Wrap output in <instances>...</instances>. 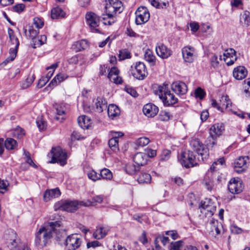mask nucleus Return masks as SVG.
Instances as JSON below:
<instances>
[{
	"instance_id": "nucleus-1",
	"label": "nucleus",
	"mask_w": 250,
	"mask_h": 250,
	"mask_svg": "<svg viewBox=\"0 0 250 250\" xmlns=\"http://www.w3.org/2000/svg\"><path fill=\"white\" fill-rule=\"evenodd\" d=\"M61 225V221L50 222L48 223V226L41 228L37 232L35 242L36 244L42 246L46 245L51 238L53 237L52 229H54V226Z\"/></svg>"
},
{
	"instance_id": "nucleus-2",
	"label": "nucleus",
	"mask_w": 250,
	"mask_h": 250,
	"mask_svg": "<svg viewBox=\"0 0 250 250\" xmlns=\"http://www.w3.org/2000/svg\"><path fill=\"white\" fill-rule=\"evenodd\" d=\"M157 93L165 106L172 105L178 102V99L169 90L167 89L165 86H159Z\"/></svg>"
},
{
	"instance_id": "nucleus-3",
	"label": "nucleus",
	"mask_w": 250,
	"mask_h": 250,
	"mask_svg": "<svg viewBox=\"0 0 250 250\" xmlns=\"http://www.w3.org/2000/svg\"><path fill=\"white\" fill-rule=\"evenodd\" d=\"M48 156L52 158L50 163H57L62 166L66 164L67 154L60 146L53 147Z\"/></svg>"
},
{
	"instance_id": "nucleus-4",
	"label": "nucleus",
	"mask_w": 250,
	"mask_h": 250,
	"mask_svg": "<svg viewBox=\"0 0 250 250\" xmlns=\"http://www.w3.org/2000/svg\"><path fill=\"white\" fill-rule=\"evenodd\" d=\"M8 34L9 38L11 45H14V47H11L9 49V56L5 60V62L6 63L9 61H13L16 58L18 52L20 42L18 38L15 36L14 30L9 28L8 29Z\"/></svg>"
},
{
	"instance_id": "nucleus-5",
	"label": "nucleus",
	"mask_w": 250,
	"mask_h": 250,
	"mask_svg": "<svg viewBox=\"0 0 250 250\" xmlns=\"http://www.w3.org/2000/svg\"><path fill=\"white\" fill-rule=\"evenodd\" d=\"M85 19L92 32L101 33L99 28L101 20L100 17L92 12H87L85 14Z\"/></svg>"
},
{
	"instance_id": "nucleus-6",
	"label": "nucleus",
	"mask_w": 250,
	"mask_h": 250,
	"mask_svg": "<svg viewBox=\"0 0 250 250\" xmlns=\"http://www.w3.org/2000/svg\"><path fill=\"white\" fill-rule=\"evenodd\" d=\"M131 75L136 79L142 80L147 75L145 64L141 62H136L134 66H131L130 69Z\"/></svg>"
},
{
	"instance_id": "nucleus-7",
	"label": "nucleus",
	"mask_w": 250,
	"mask_h": 250,
	"mask_svg": "<svg viewBox=\"0 0 250 250\" xmlns=\"http://www.w3.org/2000/svg\"><path fill=\"white\" fill-rule=\"evenodd\" d=\"M105 12L109 15L120 13L122 10V3L120 0H105Z\"/></svg>"
},
{
	"instance_id": "nucleus-8",
	"label": "nucleus",
	"mask_w": 250,
	"mask_h": 250,
	"mask_svg": "<svg viewBox=\"0 0 250 250\" xmlns=\"http://www.w3.org/2000/svg\"><path fill=\"white\" fill-rule=\"evenodd\" d=\"M190 146L192 149L200 155L203 160L208 156V150L204 145L198 139H192L190 142Z\"/></svg>"
},
{
	"instance_id": "nucleus-9",
	"label": "nucleus",
	"mask_w": 250,
	"mask_h": 250,
	"mask_svg": "<svg viewBox=\"0 0 250 250\" xmlns=\"http://www.w3.org/2000/svg\"><path fill=\"white\" fill-rule=\"evenodd\" d=\"M135 22L137 25L146 23L150 18V14L145 6H140L135 12Z\"/></svg>"
},
{
	"instance_id": "nucleus-10",
	"label": "nucleus",
	"mask_w": 250,
	"mask_h": 250,
	"mask_svg": "<svg viewBox=\"0 0 250 250\" xmlns=\"http://www.w3.org/2000/svg\"><path fill=\"white\" fill-rule=\"evenodd\" d=\"M180 163L186 168L193 167L197 163L195 161V157L190 151L183 152L181 155Z\"/></svg>"
},
{
	"instance_id": "nucleus-11",
	"label": "nucleus",
	"mask_w": 250,
	"mask_h": 250,
	"mask_svg": "<svg viewBox=\"0 0 250 250\" xmlns=\"http://www.w3.org/2000/svg\"><path fill=\"white\" fill-rule=\"evenodd\" d=\"M225 130L224 125L222 123H217L211 125L209 129V136L212 139L210 140V144L213 146L216 144L215 140L217 137L222 135Z\"/></svg>"
},
{
	"instance_id": "nucleus-12",
	"label": "nucleus",
	"mask_w": 250,
	"mask_h": 250,
	"mask_svg": "<svg viewBox=\"0 0 250 250\" xmlns=\"http://www.w3.org/2000/svg\"><path fill=\"white\" fill-rule=\"evenodd\" d=\"M223 229L222 224L218 220L211 219L207 225V229L208 234L212 237H217L220 234L221 230Z\"/></svg>"
},
{
	"instance_id": "nucleus-13",
	"label": "nucleus",
	"mask_w": 250,
	"mask_h": 250,
	"mask_svg": "<svg viewBox=\"0 0 250 250\" xmlns=\"http://www.w3.org/2000/svg\"><path fill=\"white\" fill-rule=\"evenodd\" d=\"M244 188L242 181L239 178H233L230 179L228 184V189L232 194H239Z\"/></svg>"
},
{
	"instance_id": "nucleus-14",
	"label": "nucleus",
	"mask_w": 250,
	"mask_h": 250,
	"mask_svg": "<svg viewBox=\"0 0 250 250\" xmlns=\"http://www.w3.org/2000/svg\"><path fill=\"white\" fill-rule=\"evenodd\" d=\"M4 238L8 246L13 250L16 248L19 244V239L16 232L13 229H9L6 231Z\"/></svg>"
},
{
	"instance_id": "nucleus-15",
	"label": "nucleus",
	"mask_w": 250,
	"mask_h": 250,
	"mask_svg": "<svg viewBox=\"0 0 250 250\" xmlns=\"http://www.w3.org/2000/svg\"><path fill=\"white\" fill-rule=\"evenodd\" d=\"M81 239L77 234H72L67 237L65 244L69 250H75L80 247Z\"/></svg>"
},
{
	"instance_id": "nucleus-16",
	"label": "nucleus",
	"mask_w": 250,
	"mask_h": 250,
	"mask_svg": "<svg viewBox=\"0 0 250 250\" xmlns=\"http://www.w3.org/2000/svg\"><path fill=\"white\" fill-rule=\"evenodd\" d=\"M182 53L185 62L191 63L194 61L195 58V52L193 47L189 46H185L182 48Z\"/></svg>"
},
{
	"instance_id": "nucleus-17",
	"label": "nucleus",
	"mask_w": 250,
	"mask_h": 250,
	"mask_svg": "<svg viewBox=\"0 0 250 250\" xmlns=\"http://www.w3.org/2000/svg\"><path fill=\"white\" fill-rule=\"evenodd\" d=\"M156 52L158 56L163 59H167L172 55V51L163 43L158 44Z\"/></svg>"
},
{
	"instance_id": "nucleus-18",
	"label": "nucleus",
	"mask_w": 250,
	"mask_h": 250,
	"mask_svg": "<svg viewBox=\"0 0 250 250\" xmlns=\"http://www.w3.org/2000/svg\"><path fill=\"white\" fill-rule=\"evenodd\" d=\"M171 89L176 94L183 95L185 94L188 91L187 85L184 82L177 81L171 84Z\"/></svg>"
},
{
	"instance_id": "nucleus-19",
	"label": "nucleus",
	"mask_w": 250,
	"mask_h": 250,
	"mask_svg": "<svg viewBox=\"0 0 250 250\" xmlns=\"http://www.w3.org/2000/svg\"><path fill=\"white\" fill-rule=\"evenodd\" d=\"M110 230V228L106 225L98 226L93 234L95 239H100L104 237Z\"/></svg>"
},
{
	"instance_id": "nucleus-20",
	"label": "nucleus",
	"mask_w": 250,
	"mask_h": 250,
	"mask_svg": "<svg viewBox=\"0 0 250 250\" xmlns=\"http://www.w3.org/2000/svg\"><path fill=\"white\" fill-rule=\"evenodd\" d=\"M113 137L108 141V145L110 149L114 152L119 151V137L123 135L122 132H112Z\"/></svg>"
},
{
	"instance_id": "nucleus-21",
	"label": "nucleus",
	"mask_w": 250,
	"mask_h": 250,
	"mask_svg": "<svg viewBox=\"0 0 250 250\" xmlns=\"http://www.w3.org/2000/svg\"><path fill=\"white\" fill-rule=\"evenodd\" d=\"M93 108L95 111L101 113L107 107V102L103 97H98L93 101Z\"/></svg>"
},
{
	"instance_id": "nucleus-22",
	"label": "nucleus",
	"mask_w": 250,
	"mask_h": 250,
	"mask_svg": "<svg viewBox=\"0 0 250 250\" xmlns=\"http://www.w3.org/2000/svg\"><path fill=\"white\" fill-rule=\"evenodd\" d=\"M79 207V203L76 201H65L60 206L61 209L68 212L76 210Z\"/></svg>"
},
{
	"instance_id": "nucleus-23",
	"label": "nucleus",
	"mask_w": 250,
	"mask_h": 250,
	"mask_svg": "<svg viewBox=\"0 0 250 250\" xmlns=\"http://www.w3.org/2000/svg\"><path fill=\"white\" fill-rule=\"evenodd\" d=\"M119 70L117 67H112L108 74L107 77L111 82L116 84H121L123 82L121 77L118 76Z\"/></svg>"
},
{
	"instance_id": "nucleus-24",
	"label": "nucleus",
	"mask_w": 250,
	"mask_h": 250,
	"mask_svg": "<svg viewBox=\"0 0 250 250\" xmlns=\"http://www.w3.org/2000/svg\"><path fill=\"white\" fill-rule=\"evenodd\" d=\"M143 111L145 115L148 117H152L157 114L159 109L157 106L150 103L144 105Z\"/></svg>"
},
{
	"instance_id": "nucleus-25",
	"label": "nucleus",
	"mask_w": 250,
	"mask_h": 250,
	"mask_svg": "<svg viewBox=\"0 0 250 250\" xmlns=\"http://www.w3.org/2000/svg\"><path fill=\"white\" fill-rule=\"evenodd\" d=\"M61 225H62L61 223ZM61 226V225L59 226H54V229H52V233L54 235L53 237H54L58 241L61 242L62 241H63L65 243V240L66 239H65L66 233L64 230L58 229V228H59Z\"/></svg>"
},
{
	"instance_id": "nucleus-26",
	"label": "nucleus",
	"mask_w": 250,
	"mask_h": 250,
	"mask_svg": "<svg viewBox=\"0 0 250 250\" xmlns=\"http://www.w3.org/2000/svg\"><path fill=\"white\" fill-rule=\"evenodd\" d=\"M247 73V70L245 67L239 66L234 69L233 76L235 79L240 80L244 79Z\"/></svg>"
},
{
	"instance_id": "nucleus-27",
	"label": "nucleus",
	"mask_w": 250,
	"mask_h": 250,
	"mask_svg": "<svg viewBox=\"0 0 250 250\" xmlns=\"http://www.w3.org/2000/svg\"><path fill=\"white\" fill-rule=\"evenodd\" d=\"M147 156L146 154L143 152L136 153L133 157L134 162L140 167L146 164Z\"/></svg>"
},
{
	"instance_id": "nucleus-28",
	"label": "nucleus",
	"mask_w": 250,
	"mask_h": 250,
	"mask_svg": "<svg viewBox=\"0 0 250 250\" xmlns=\"http://www.w3.org/2000/svg\"><path fill=\"white\" fill-rule=\"evenodd\" d=\"M61 194L60 190L56 188L50 190H47L43 194V200L45 202H47L54 198L58 197Z\"/></svg>"
},
{
	"instance_id": "nucleus-29",
	"label": "nucleus",
	"mask_w": 250,
	"mask_h": 250,
	"mask_svg": "<svg viewBox=\"0 0 250 250\" xmlns=\"http://www.w3.org/2000/svg\"><path fill=\"white\" fill-rule=\"evenodd\" d=\"M107 113L109 117L113 120L120 114V110L118 106L114 104H109L107 108Z\"/></svg>"
},
{
	"instance_id": "nucleus-30",
	"label": "nucleus",
	"mask_w": 250,
	"mask_h": 250,
	"mask_svg": "<svg viewBox=\"0 0 250 250\" xmlns=\"http://www.w3.org/2000/svg\"><path fill=\"white\" fill-rule=\"evenodd\" d=\"M78 123L81 128L88 129L91 126V121L89 117L83 115L78 117Z\"/></svg>"
},
{
	"instance_id": "nucleus-31",
	"label": "nucleus",
	"mask_w": 250,
	"mask_h": 250,
	"mask_svg": "<svg viewBox=\"0 0 250 250\" xmlns=\"http://www.w3.org/2000/svg\"><path fill=\"white\" fill-rule=\"evenodd\" d=\"M88 46V42L86 40H81L75 42L72 45V49L76 52L81 51L86 49Z\"/></svg>"
},
{
	"instance_id": "nucleus-32",
	"label": "nucleus",
	"mask_w": 250,
	"mask_h": 250,
	"mask_svg": "<svg viewBox=\"0 0 250 250\" xmlns=\"http://www.w3.org/2000/svg\"><path fill=\"white\" fill-rule=\"evenodd\" d=\"M202 184L207 189L211 191L214 186L211 175H209V173H207L204 178Z\"/></svg>"
},
{
	"instance_id": "nucleus-33",
	"label": "nucleus",
	"mask_w": 250,
	"mask_h": 250,
	"mask_svg": "<svg viewBox=\"0 0 250 250\" xmlns=\"http://www.w3.org/2000/svg\"><path fill=\"white\" fill-rule=\"evenodd\" d=\"M144 58L148 62L150 65L154 66L156 62V58L152 51L150 49H146L144 54Z\"/></svg>"
},
{
	"instance_id": "nucleus-34",
	"label": "nucleus",
	"mask_w": 250,
	"mask_h": 250,
	"mask_svg": "<svg viewBox=\"0 0 250 250\" xmlns=\"http://www.w3.org/2000/svg\"><path fill=\"white\" fill-rule=\"evenodd\" d=\"M220 105L221 107V111H222L223 109L230 108L231 105V102L227 95H223L219 102Z\"/></svg>"
},
{
	"instance_id": "nucleus-35",
	"label": "nucleus",
	"mask_w": 250,
	"mask_h": 250,
	"mask_svg": "<svg viewBox=\"0 0 250 250\" xmlns=\"http://www.w3.org/2000/svg\"><path fill=\"white\" fill-rule=\"evenodd\" d=\"M67 78V76L65 74L59 73L53 79L49 85L56 86L58 83L66 79Z\"/></svg>"
},
{
	"instance_id": "nucleus-36",
	"label": "nucleus",
	"mask_w": 250,
	"mask_h": 250,
	"mask_svg": "<svg viewBox=\"0 0 250 250\" xmlns=\"http://www.w3.org/2000/svg\"><path fill=\"white\" fill-rule=\"evenodd\" d=\"M46 40L47 37L44 35H41L37 38L36 37L33 40V47L36 48L41 46L46 43Z\"/></svg>"
},
{
	"instance_id": "nucleus-37",
	"label": "nucleus",
	"mask_w": 250,
	"mask_h": 250,
	"mask_svg": "<svg viewBox=\"0 0 250 250\" xmlns=\"http://www.w3.org/2000/svg\"><path fill=\"white\" fill-rule=\"evenodd\" d=\"M4 146L8 150H13L17 146V143L16 140L11 138H8L4 142Z\"/></svg>"
},
{
	"instance_id": "nucleus-38",
	"label": "nucleus",
	"mask_w": 250,
	"mask_h": 250,
	"mask_svg": "<svg viewBox=\"0 0 250 250\" xmlns=\"http://www.w3.org/2000/svg\"><path fill=\"white\" fill-rule=\"evenodd\" d=\"M64 16V12L59 7L54 8L51 10V18L52 19H57L62 18Z\"/></svg>"
},
{
	"instance_id": "nucleus-39",
	"label": "nucleus",
	"mask_w": 250,
	"mask_h": 250,
	"mask_svg": "<svg viewBox=\"0 0 250 250\" xmlns=\"http://www.w3.org/2000/svg\"><path fill=\"white\" fill-rule=\"evenodd\" d=\"M151 180L150 175L147 173H141L138 177L137 180L139 183H149Z\"/></svg>"
},
{
	"instance_id": "nucleus-40",
	"label": "nucleus",
	"mask_w": 250,
	"mask_h": 250,
	"mask_svg": "<svg viewBox=\"0 0 250 250\" xmlns=\"http://www.w3.org/2000/svg\"><path fill=\"white\" fill-rule=\"evenodd\" d=\"M140 169L139 166L133 164H128L125 167V171L129 174H135L137 171H139Z\"/></svg>"
},
{
	"instance_id": "nucleus-41",
	"label": "nucleus",
	"mask_w": 250,
	"mask_h": 250,
	"mask_svg": "<svg viewBox=\"0 0 250 250\" xmlns=\"http://www.w3.org/2000/svg\"><path fill=\"white\" fill-rule=\"evenodd\" d=\"M100 179H104L107 180H111L113 177L111 171L106 168L102 169L100 173Z\"/></svg>"
},
{
	"instance_id": "nucleus-42",
	"label": "nucleus",
	"mask_w": 250,
	"mask_h": 250,
	"mask_svg": "<svg viewBox=\"0 0 250 250\" xmlns=\"http://www.w3.org/2000/svg\"><path fill=\"white\" fill-rule=\"evenodd\" d=\"M247 157H240L234 162L235 168H243L246 167Z\"/></svg>"
},
{
	"instance_id": "nucleus-43",
	"label": "nucleus",
	"mask_w": 250,
	"mask_h": 250,
	"mask_svg": "<svg viewBox=\"0 0 250 250\" xmlns=\"http://www.w3.org/2000/svg\"><path fill=\"white\" fill-rule=\"evenodd\" d=\"M168 241L169 239L167 237L161 235L158 236L154 240V247L157 246L159 248H161L159 245V243L161 242L165 246L168 242Z\"/></svg>"
},
{
	"instance_id": "nucleus-44",
	"label": "nucleus",
	"mask_w": 250,
	"mask_h": 250,
	"mask_svg": "<svg viewBox=\"0 0 250 250\" xmlns=\"http://www.w3.org/2000/svg\"><path fill=\"white\" fill-rule=\"evenodd\" d=\"M114 14H112V15H109L108 14H107V13H106V16L107 17H102L103 20L104 21L103 22L104 24L105 25L108 24L110 25L114 23L116 21L115 18L114 17Z\"/></svg>"
},
{
	"instance_id": "nucleus-45",
	"label": "nucleus",
	"mask_w": 250,
	"mask_h": 250,
	"mask_svg": "<svg viewBox=\"0 0 250 250\" xmlns=\"http://www.w3.org/2000/svg\"><path fill=\"white\" fill-rule=\"evenodd\" d=\"M58 64L57 63H54L46 68L47 70H50L48 71V73L45 77L46 78V81H48L51 78L54 73L55 69L58 67Z\"/></svg>"
},
{
	"instance_id": "nucleus-46",
	"label": "nucleus",
	"mask_w": 250,
	"mask_h": 250,
	"mask_svg": "<svg viewBox=\"0 0 250 250\" xmlns=\"http://www.w3.org/2000/svg\"><path fill=\"white\" fill-rule=\"evenodd\" d=\"M172 117L170 112L164 110L161 111L159 118L161 121H167Z\"/></svg>"
},
{
	"instance_id": "nucleus-47",
	"label": "nucleus",
	"mask_w": 250,
	"mask_h": 250,
	"mask_svg": "<svg viewBox=\"0 0 250 250\" xmlns=\"http://www.w3.org/2000/svg\"><path fill=\"white\" fill-rule=\"evenodd\" d=\"M119 58L120 60L129 59L131 58L130 52L126 49L120 50L119 54Z\"/></svg>"
},
{
	"instance_id": "nucleus-48",
	"label": "nucleus",
	"mask_w": 250,
	"mask_h": 250,
	"mask_svg": "<svg viewBox=\"0 0 250 250\" xmlns=\"http://www.w3.org/2000/svg\"><path fill=\"white\" fill-rule=\"evenodd\" d=\"M241 20H243L244 23L249 26L250 25V13L245 11L240 16Z\"/></svg>"
},
{
	"instance_id": "nucleus-49",
	"label": "nucleus",
	"mask_w": 250,
	"mask_h": 250,
	"mask_svg": "<svg viewBox=\"0 0 250 250\" xmlns=\"http://www.w3.org/2000/svg\"><path fill=\"white\" fill-rule=\"evenodd\" d=\"M149 140L146 137H141L137 139L136 144L139 146H144L148 144Z\"/></svg>"
},
{
	"instance_id": "nucleus-50",
	"label": "nucleus",
	"mask_w": 250,
	"mask_h": 250,
	"mask_svg": "<svg viewBox=\"0 0 250 250\" xmlns=\"http://www.w3.org/2000/svg\"><path fill=\"white\" fill-rule=\"evenodd\" d=\"M88 177L93 181L100 180V174H98L95 171L92 170L87 173Z\"/></svg>"
},
{
	"instance_id": "nucleus-51",
	"label": "nucleus",
	"mask_w": 250,
	"mask_h": 250,
	"mask_svg": "<svg viewBox=\"0 0 250 250\" xmlns=\"http://www.w3.org/2000/svg\"><path fill=\"white\" fill-rule=\"evenodd\" d=\"M219 60H221V56L218 58L216 55H213L210 59L211 66L213 68L218 67L219 64Z\"/></svg>"
},
{
	"instance_id": "nucleus-52",
	"label": "nucleus",
	"mask_w": 250,
	"mask_h": 250,
	"mask_svg": "<svg viewBox=\"0 0 250 250\" xmlns=\"http://www.w3.org/2000/svg\"><path fill=\"white\" fill-rule=\"evenodd\" d=\"M194 95L196 98H199L200 100H202L204 98L206 93L201 87H198L195 90Z\"/></svg>"
},
{
	"instance_id": "nucleus-53",
	"label": "nucleus",
	"mask_w": 250,
	"mask_h": 250,
	"mask_svg": "<svg viewBox=\"0 0 250 250\" xmlns=\"http://www.w3.org/2000/svg\"><path fill=\"white\" fill-rule=\"evenodd\" d=\"M35 80V76L33 75L31 76L28 77L26 81L22 84V87L23 89L27 88L31 85L32 83Z\"/></svg>"
},
{
	"instance_id": "nucleus-54",
	"label": "nucleus",
	"mask_w": 250,
	"mask_h": 250,
	"mask_svg": "<svg viewBox=\"0 0 250 250\" xmlns=\"http://www.w3.org/2000/svg\"><path fill=\"white\" fill-rule=\"evenodd\" d=\"M182 247V242L177 241L171 244L170 250H181Z\"/></svg>"
},
{
	"instance_id": "nucleus-55",
	"label": "nucleus",
	"mask_w": 250,
	"mask_h": 250,
	"mask_svg": "<svg viewBox=\"0 0 250 250\" xmlns=\"http://www.w3.org/2000/svg\"><path fill=\"white\" fill-rule=\"evenodd\" d=\"M213 203V202L212 201L211 199L206 198L204 201L201 202L200 208L202 209H205Z\"/></svg>"
},
{
	"instance_id": "nucleus-56",
	"label": "nucleus",
	"mask_w": 250,
	"mask_h": 250,
	"mask_svg": "<svg viewBox=\"0 0 250 250\" xmlns=\"http://www.w3.org/2000/svg\"><path fill=\"white\" fill-rule=\"evenodd\" d=\"M224 58L229 59L232 56H235V51L234 49L230 48L229 50H227L223 54Z\"/></svg>"
},
{
	"instance_id": "nucleus-57",
	"label": "nucleus",
	"mask_w": 250,
	"mask_h": 250,
	"mask_svg": "<svg viewBox=\"0 0 250 250\" xmlns=\"http://www.w3.org/2000/svg\"><path fill=\"white\" fill-rule=\"evenodd\" d=\"M36 124L39 130H43L46 128V123L42 120V119H39L36 121Z\"/></svg>"
},
{
	"instance_id": "nucleus-58",
	"label": "nucleus",
	"mask_w": 250,
	"mask_h": 250,
	"mask_svg": "<svg viewBox=\"0 0 250 250\" xmlns=\"http://www.w3.org/2000/svg\"><path fill=\"white\" fill-rule=\"evenodd\" d=\"M244 82L245 84L244 92L247 96L250 97V79H247Z\"/></svg>"
},
{
	"instance_id": "nucleus-59",
	"label": "nucleus",
	"mask_w": 250,
	"mask_h": 250,
	"mask_svg": "<svg viewBox=\"0 0 250 250\" xmlns=\"http://www.w3.org/2000/svg\"><path fill=\"white\" fill-rule=\"evenodd\" d=\"M28 32L29 34V36L32 40L35 39L39 34L38 30L33 29L32 27H29Z\"/></svg>"
},
{
	"instance_id": "nucleus-60",
	"label": "nucleus",
	"mask_w": 250,
	"mask_h": 250,
	"mask_svg": "<svg viewBox=\"0 0 250 250\" xmlns=\"http://www.w3.org/2000/svg\"><path fill=\"white\" fill-rule=\"evenodd\" d=\"M24 8L25 5L22 3L18 4L13 7V11L19 13L22 12Z\"/></svg>"
},
{
	"instance_id": "nucleus-61",
	"label": "nucleus",
	"mask_w": 250,
	"mask_h": 250,
	"mask_svg": "<svg viewBox=\"0 0 250 250\" xmlns=\"http://www.w3.org/2000/svg\"><path fill=\"white\" fill-rule=\"evenodd\" d=\"M34 24L36 28L39 29L43 26V21L39 18H35L34 19Z\"/></svg>"
},
{
	"instance_id": "nucleus-62",
	"label": "nucleus",
	"mask_w": 250,
	"mask_h": 250,
	"mask_svg": "<svg viewBox=\"0 0 250 250\" xmlns=\"http://www.w3.org/2000/svg\"><path fill=\"white\" fill-rule=\"evenodd\" d=\"M216 207L215 204L213 203L212 204H210L209 207L205 209V210L207 211L209 215L212 216L216 210Z\"/></svg>"
},
{
	"instance_id": "nucleus-63",
	"label": "nucleus",
	"mask_w": 250,
	"mask_h": 250,
	"mask_svg": "<svg viewBox=\"0 0 250 250\" xmlns=\"http://www.w3.org/2000/svg\"><path fill=\"white\" fill-rule=\"evenodd\" d=\"M24 134L25 131L22 128L20 127L17 128L15 132V135H17L18 138H21Z\"/></svg>"
},
{
	"instance_id": "nucleus-64",
	"label": "nucleus",
	"mask_w": 250,
	"mask_h": 250,
	"mask_svg": "<svg viewBox=\"0 0 250 250\" xmlns=\"http://www.w3.org/2000/svg\"><path fill=\"white\" fill-rule=\"evenodd\" d=\"M92 201L94 204V206L96 205L97 203H101L103 201V196L102 195L94 196L92 198Z\"/></svg>"
}]
</instances>
